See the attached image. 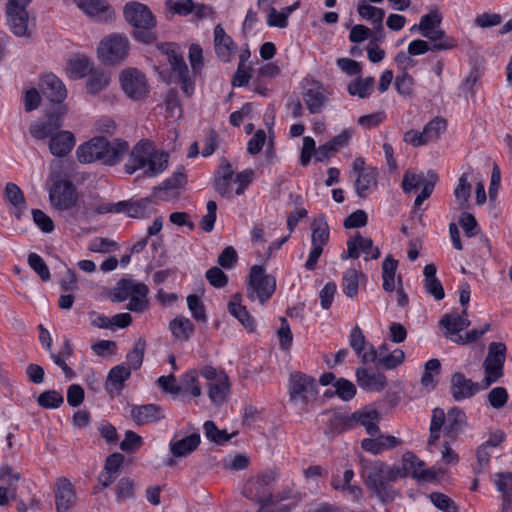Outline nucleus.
<instances>
[{"label":"nucleus","mask_w":512,"mask_h":512,"mask_svg":"<svg viewBox=\"0 0 512 512\" xmlns=\"http://www.w3.org/2000/svg\"><path fill=\"white\" fill-rule=\"evenodd\" d=\"M362 475L366 486L383 502L394 499L396 492L391 484L404 477V472L397 466H390L382 461L368 462L363 466Z\"/></svg>","instance_id":"f257e3e1"},{"label":"nucleus","mask_w":512,"mask_h":512,"mask_svg":"<svg viewBox=\"0 0 512 512\" xmlns=\"http://www.w3.org/2000/svg\"><path fill=\"white\" fill-rule=\"evenodd\" d=\"M128 147V143L120 139L110 142L104 137H94L77 148L76 156L81 163L100 161L105 165H115L124 157Z\"/></svg>","instance_id":"f03ea898"},{"label":"nucleus","mask_w":512,"mask_h":512,"mask_svg":"<svg viewBox=\"0 0 512 512\" xmlns=\"http://www.w3.org/2000/svg\"><path fill=\"white\" fill-rule=\"evenodd\" d=\"M168 165V154L153 149L149 141L137 143L124 166L125 172L133 174L137 170H143L146 177H155L163 172Z\"/></svg>","instance_id":"7ed1b4c3"},{"label":"nucleus","mask_w":512,"mask_h":512,"mask_svg":"<svg viewBox=\"0 0 512 512\" xmlns=\"http://www.w3.org/2000/svg\"><path fill=\"white\" fill-rule=\"evenodd\" d=\"M123 14L125 20L134 27V37L137 40L147 44L156 40V19L148 6L131 1L124 6Z\"/></svg>","instance_id":"20e7f679"},{"label":"nucleus","mask_w":512,"mask_h":512,"mask_svg":"<svg viewBox=\"0 0 512 512\" xmlns=\"http://www.w3.org/2000/svg\"><path fill=\"white\" fill-rule=\"evenodd\" d=\"M466 423V415L459 408H452L448 411L447 416L441 408H435L432 413L430 423V436L427 444L431 449L436 445L437 440L440 438L441 429L445 433L455 437Z\"/></svg>","instance_id":"39448f33"},{"label":"nucleus","mask_w":512,"mask_h":512,"mask_svg":"<svg viewBox=\"0 0 512 512\" xmlns=\"http://www.w3.org/2000/svg\"><path fill=\"white\" fill-rule=\"evenodd\" d=\"M275 289L276 279L272 275L266 274L262 266L251 267L247 286V297L251 301L259 300L264 304L274 294Z\"/></svg>","instance_id":"423d86ee"},{"label":"nucleus","mask_w":512,"mask_h":512,"mask_svg":"<svg viewBox=\"0 0 512 512\" xmlns=\"http://www.w3.org/2000/svg\"><path fill=\"white\" fill-rule=\"evenodd\" d=\"M506 359V345L502 342H491L488 353L483 361L484 378L480 382L484 389L503 377V366Z\"/></svg>","instance_id":"0eeeda50"},{"label":"nucleus","mask_w":512,"mask_h":512,"mask_svg":"<svg viewBox=\"0 0 512 512\" xmlns=\"http://www.w3.org/2000/svg\"><path fill=\"white\" fill-rule=\"evenodd\" d=\"M157 49L167 57L173 73L181 83L183 93L188 97L191 96L194 92V82L182 54L178 51L179 47L174 43H161L157 45Z\"/></svg>","instance_id":"6e6552de"},{"label":"nucleus","mask_w":512,"mask_h":512,"mask_svg":"<svg viewBox=\"0 0 512 512\" xmlns=\"http://www.w3.org/2000/svg\"><path fill=\"white\" fill-rule=\"evenodd\" d=\"M317 393V384L314 378L301 372L290 375L289 397L293 404L305 408L316 399Z\"/></svg>","instance_id":"1a4fd4ad"},{"label":"nucleus","mask_w":512,"mask_h":512,"mask_svg":"<svg viewBox=\"0 0 512 512\" xmlns=\"http://www.w3.org/2000/svg\"><path fill=\"white\" fill-rule=\"evenodd\" d=\"M274 480L275 474L272 471L250 477L243 486L242 495L254 502L269 504L272 501L271 485Z\"/></svg>","instance_id":"9d476101"},{"label":"nucleus","mask_w":512,"mask_h":512,"mask_svg":"<svg viewBox=\"0 0 512 512\" xmlns=\"http://www.w3.org/2000/svg\"><path fill=\"white\" fill-rule=\"evenodd\" d=\"M129 52V41L125 35L112 34L104 38L98 47L99 58L104 63L118 64L125 60Z\"/></svg>","instance_id":"9b49d317"},{"label":"nucleus","mask_w":512,"mask_h":512,"mask_svg":"<svg viewBox=\"0 0 512 512\" xmlns=\"http://www.w3.org/2000/svg\"><path fill=\"white\" fill-rule=\"evenodd\" d=\"M311 243L312 249L305 263V268L313 271L316 268L317 261L323 252V247L329 241V226L324 216L315 218L311 224Z\"/></svg>","instance_id":"f8f14e48"},{"label":"nucleus","mask_w":512,"mask_h":512,"mask_svg":"<svg viewBox=\"0 0 512 512\" xmlns=\"http://www.w3.org/2000/svg\"><path fill=\"white\" fill-rule=\"evenodd\" d=\"M52 207L58 211H67L77 204L78 196L75 186L68 180L59 179L49 190Z\"/></svg>","instance_id":"ddd939ff"},{"label":"nucleus","mask_w":512,"mask_h":512,"mask_svg":"<svg viewBox=\"0 0 512 512\" xmlns=\"http://www.w3.org/2000/svg\"><path fill=\"white\" fill-rule=\"evenodd\" d=\"M120 83L124 93L133 100H140L148 94L146 76L136 68H126L120 73Z\"/></svg>","instance_id":"4468645a"},{"label":"nucleus","mask_w":512,"mask_h":512,"mask_svg":"<svg viewBox=\"0 0 512 512\" xmlns=\"http://www.w3.org/2000/svg\"><path fill=\"white\" fill-rule=\"evenodd\" d=\"M65 106L58 108L57 113L49 114L46 119H39L31 123L29 132L31 136L38 140L52 137L56 131L62 126L61 116L66 113Z\"/></svg>","instance_id":"2eb2a0df"},{"label":"nucleus","mask_w":512,"mask_h":512,"mask_svg":"<svg viewBox=\"0 0 512 512\" xmlns=\"http://www.w3.org/2000/svg\"><path fill=\"white\" fill-rule=\"evenodd\" d=\"M481 390H485L480 382H474L461 372L451 376L450 393L454 400L461 401L473 397Z\"/></svg>","instance_id":"dca6fc26"},{"label":"nucleus","mask_w":512,"mask_h":512,"mask_svg":"<svg viewBox=\"0 0 512 512\" xmlns=\"http://www.w3.org/2000/svg\"><path fill=\"white\" fill-rule=\"evenodd\" d=\"M78 8L89 18L97 22H109L114 19V11L106 0H73Z\"/></svg>","instance_id":"f3484780"},{"label":"nucleus","mask_w":512,"mask_h":512,"mask_svg":"<svg viewBox=\"0 0 512 512\" xmlns=\"http://www.w3.org/2000/svg\"><path fill=\"white\" fill-rule=\"evenodd\" d=\"M54 493L58 512H68L76 502L74 485L65 477L56 480Z\"/></svg>","instance_id":"a211bd4d"},{"label":"nucleus","mask_w":512,"mask_h":512,"mask_svg":"<svg viewBox=\"0 0 512 512\" xmlns=\"http://www.w3.org/2000/svg\"><path fill=\"white\" fill-rule=\"evenodd\" d=\"M363 252L367 256L370 255L371 259H378L380 251L378 247L373 246L371 238L363 237L359 233L355 237H350L347 241V254L341 255L342 259L352 258L357 259Z\"/></svg>","instance_id":"6ab92c4d"},{"label":"nucleus","mask_w":512,"mask_h":512,"mask_svg":"<svg viewBox=\"0 0 512 512\" xmlns=\"http://www.w3.org/2000/svg\"><path fill=\"white\" fill-rule=\"evenodd\" d=\"M42 94L51 102L61 103L67 97L64 83L54 74L44 75L39 84Z\"/></svg>","instance_id":"aec40b11"},{"label":"nucleus","mask_w":512,"mask_h":512,"mask_svg":"<svg viewBox=\"0 0 512 512\" xmlns=\"http://www.w3.org/2000/svg\"><path fill=\"white\" fill-rule=\"evenodd\" d=\"M357 11L361 18L371 22L373 28L379 34V36H375L374 40L382 41L384 39L383 19L385 11L382 8L368 4L366 0L358 3Z\"/></svg>","instance_id":"412c9836"},{"label":"nucleus","mask_w":512,"mask_h":512,"mask_svg":"<svg viewBox=\"0 0 512 512\" xmlns=\"http://www.w3.org/2000/svg\"><path fill=\"white\" fill-rule=\"evenodd\" d=\"M200 443L201 437L198 433H192L183 438L175 435L169 443L170 453L174 458H184L192 454Z\"/></svg>","instance_id":"4be33fe9"},{"label":"nucleus","mask_w":512,"mask_h":512,"mask_svg":"<svg viewBox=\"0 0 512 512\" xmlns=\"http://www.w3.org/2000/svg\"><path fill=\"white\" fill-rule=\"evenodd\" d=\"M349 344L363 363L375 361L374 347L370 345L368 349H366V338L359 326H355L351 329Z\"/></svg>","instance_id":"5701e85b"},{"label":"nucleus","mask_w":512,"mask_h":512,"mask_svg":"<svg viewBox=\"0 0 512 512\" xmlns=\"http://www.w3.org/2000/svg\"><path fill=\"white\" fill-rule=\"evenodd\" d=\"M150 198H142L136 202H118L117 204H111L109 207H100L99 213L105 212H122L126 211L129 217H140L144 214L145 210L150 206Z\"/></svg>","instance_id":"b1692460"},{"label":"nucleus","mask_w":512,"mask_h":512,"mask_svg":"<svg viewBox=\"0 0 512 512\" xmlns=\"http://www.w3.org/2000/svg\"><path fill=\"white\" fill-rule=\"evenodd\" d=\"M131 417L136 424L145 425L164 418V415L158 405L145 404L132 407Z\"/></svg>","instance_id":"393cba45"},{"label":"nucleus","mask_w":512,"mask_h":512,"mask_svg":"<svg viewBox=\"0 0 512 512\" xmlns=\"http://www.w3.org/2000/svg\"><path fill=\"white\" fill-rule=\"evenodd\" d=\"M400 443L401 440L392 435L381 434L376 438L363 439L361 442V447L373 455H378L388 449H392L400 445Z\"/></svg>","instance_id":"a878e982"},{"label":"nucleus","mask_w":512,"mask_h":512,"mask_svg":"<svg viewBox=\"0 0 512 512\" xmlns=\"http://www.w3.org/2000/svg\"><path fill=\"white\" fill-rule=\"evenodd\" d=\"M20 480V474L14 473L8 466L0 468V481H6L7 485H0V505L8 504L9 499H16V487L14 483Z\"/></svg>","instance_id":"bb28decb"},{"label":"nucleus","mask_w":512,"mask_h":512,"mask_svg":"<svg viewBox=\"0 0 512 512\" xmlns=\"http://www.w3.org/2000/svg\"><path fill=\"white\" fill-rule=\"evenodd\" d=\"M440 325L445 329L444 336L453 343L460 336L461 331L469 327L466 320L461 319L456 311L444 314Z\"/></svg>","instance_id":"cd10ccee"},{"label":"nucleus","mask_w":512,"mask_h":512,"mask_svg":"<svg viewBox=\"0 0 512 512\" xmlns=\"http://www.w3.org/2000/svg\"><path fill=\"white\" fill-rule=\"evenodd\" d=\"M75 146L74 135L70 131L56 132L50 139L49 150L57 157H64Z\"/></svg>","instance_id":"c85d7f7f"},{"label":"nucleus","mask_w":512,"mask_h":512,"mask_svg":"<svg viewBox=\"0 0 512 512\" xmlns=\"http://www.w3.org/2000/svg\"><path fill=\"white\" fill-rule=\"evenodd\" d=\"M131 375L130 367L126 364H120L113 367L107 376L106 390L109 394H119L124 387V382Z\"/></svg>","instance_id":"c756f323"},{"label":"nucleus","mask_w":512,"mask_h":512,"mask_svg":"<svg viewBox=\"0 0 512 512\" xmlns=\"http://www.w3.org/2000/svg\"><path fill=\"white\" fill-rule=\"evenodd\" d=\"M424 462L420 460L411 452H406L403 455V465L400 468L404 472V477L411 474L414 478L423 480L431 479L434 477L433 473L424 469Z\"/></svg>","instance_id":"7c9ffc66"},{"label":"nucleus","mask_w":512,"mask_h":512,"mask_svg":"<svg viewBox=\"0 0 512 512\" xmlns=\"http://www.w3.org/2000/svg\"><path fill=\"white\" fill-rule=\"evenodd\" d=\"M148 288L142 283H137L132 280L123 279L118 282L117 287L112 296V300L116 302H122L126 299H130L134 294L136 295H147Z\"/></svg>","instance_id":"2f4dec72"},{"label":"nucleus","mask_w":512,"mask_h":512,"mask_svg":"<svg viewBox=\"0 0 512 512\" xmlns=\"http://www.w3.org/2000/svg\"><path fill=\"white\" fill-rule=\"evenodd\" d=\"M242 295L236 293L228 303V311L233 315L248 331L252 332L255 328V321L246 307L241 304Z\"/></svg>","instance_id":"473e14b6"},{"label":"nucleus","mask_w":512,"mask_h":512,"mask_svg":"<svg viewBox=\"0 0 512 512\" xmlns=\"http://www.w3.org/2000/svg\"><path fill=\"white\" fill-rule=\"evenodd\" d=\"M435 264H427L423 269L425 291L439 301L445 297V292L440 280L436 276Z\"/></svg>","instance_id":"72a5a7b5"},{"label":"nucleus","mask_w":512,"mask_h":512,"mask_svg":"<svg viewBox=\"0 0 512 512\" xmlns=\"http://www.w3.org/2000/svg\"><path fill=\"white\" fill-rule=\"evenodd\" d=\"M356 377L359 386L370 391H380L387 385L386 377L383 374L370 373L365 368H358Z\"/></svg>","instance_id":"f704fd0d"},{"label":"nucleus","mask_w":512,"mask_h":512,"mask_svg":"<svg viewBox=\"0 0 512 512\" xmlns=\"http://www.w3.org/2000/svg\"><path fill=\"white\" fill-rule=\"evenodd\" d=\"M378 171L373 167L362 170L355 180V190L359 197L365 198L377 186Z\"/></svg>","instance_id":"c9c22d12"},{"label":"nucleus","mask_w":512,"mask_h":512,"mask_svg":"<svg viewBox=\"0 0 512 512\" xmlns=\"http://www.w3.org/2000/svg\"><path fill=\"white\" fill-rule=\"evenodd\" d=\"M234 171L227 161L221 164L217 176L215 177V190L225 198L231 197V183L234 182Z\"/></svg>","instance_id":"e433bc0d"},{"label":"nucleus","mask_w":512,"mask_h":512,"mask_svg":"<svg viewBox=\"0 0 512 512\" xmlns=\"http://www.w3.org/2000/svg\"><path fill=\"white\" fill-rule=\"evenodd\" d=\"M7 22L11 31L18 37L26 36L28 32V13L25 9L15 10L6 7Z\"/></svg>","instance_id":"4c0bfd02"},{"label":"nucleus","mask_w":512,"mask_h":512,"mask_svg":"<svg viewBox=\"0 0 512 512\" xmlns=\"http://www.w3.org/2000/svg\"><path fill=\"white\" fill-rule=\"evenodd\" d=\"M214 44L218 57L225 62L229 61L233 53V41L221 25H217L214 29Z\"/></svg>","instance_id":"58836bf2"},{"label":"nucleus","mask_w":512,"mask_h":512,"mask_svg":"<svg viewBox=\"0 0 512 512\" xmlns=\"http://www.w3.org/2000/svg\"><path fill=\"white\" fill-rule=\"evenodd\" d=\"M379 419L380 414L377 410L357 411L353 413L351 417V420L365 427L367 433L371 436H374L379 432V427L377 425Z\"/></svg>","instance_id":"ea45409f"},{"label":"nucleus","mask_w":512,"mask_h":512,"mask_svg":"<svg viewBox=\"0 0 512 512\" xmlns=\"http://www.w3.org/2000/svg\"><path fill=\"white\" fill-rule=\"evenodd\" d=\"M92 71L93 63L86 57L73 58L67 63V75L74 80L90 75Z\"/></svg>","instance_id":"a19ab883"},{"label":"nucleus","mask_w":512,"mask_h":512,"mask_svg":"<svg viewBox=\"0 0 512 512\" xmlns=\"http://www.w3.org/2000/svg\"><path fill=\"white\" fill-rule=\"evenodd\" d=\"M495 486L502 493L503 510L512 505V473L501 472L495 474Z\"/></svg>","instance_id":"79ce46f5"},{"label":"nucleus","mask_w":512,"mask_h":512,"mask_svg":"<svg viewBox=\"0 0 512 512\" xmlns=\"http://www.w3.org/2000/svg\"><path fill=\"white\" fill-rule=\"evenodd\" d=\"M228 392L229 382L227 375H220L217 382H211L208 385L209 398L217 406L225 402Z\"/></svg>","instance_id":"37998d69"},{"label":"nucleus","mask_w":512,"mask_h":512,"mask_svg":"<svg viewBox=\"0 0 512 512\" xmlns=\"http://www.w3.org/2000/svg\"><path fill=\"white\" fill-rule=\"evenodd\" d=\"M442 14L437 8H433L428 14L423 15L419 24H415L411 30H419L423 37L430 34L440 27L442 22Z\"/></svg>","instance_id":"c03bdc74"},{"label":"nucleus","mask_w":512,"mask_h":512,"mask_svg":"<svg viewBox=\"0 0 512 512\" xmlns=\"http://www.w3.org/2000/svg\"><path fill=\"white\" fill-rule=\"evenodd\" d=\"M471 188L472 187L469 182V174L465 172L459 177L458 183L453 191L459 209H467L469 207Z\"/></svg>","instance_id":"a18cd8bd"},{"label":"nucleus","mask_w":512,"mask_h":512,"mask_svg":"<svg viewBox=\"0 0 512 512\" xmlns=\"http://www.w3.org/2000/svg\"><path fill=\"white\" fill-rule=\"evenodd\" d=\"M110 75L102 70H93L88 76L86 88L88 93L96 95L104 91L110 84Z\"/></svg>","instance_id":"49530a36"},{"label":"nucleus","mask_w":512,"mask_h":512,"mask_svg":"<svg viewBox=\"0 0 512 512\" xmlns=\"http://www.w3.org/2000/svg\"><path fill=\"white\" fill-rule=\"evenodd\" d=\"M354 477V472L351 469H347L343 477L339 475H334L332 478L331 485L335 490H347L352 494L355 498H358L362 495V491L359 487L351 485V481Z\"/></svg>","instance_id":"de8ad7c7"},{"label":"nucleus","mask_w":512,"mask_h":512,"mask_svg":"<svg viewBox=\"0 0 512 512\" xmlns=\"http://www.w3.org/2000/svg\"><path fill=\"white\" fill-rule=\"evenodd\" d=\"M425 38L432 41L431 51L449 50L457 46L454 38L447 36L445 31L438 28L430 34L425 33Z\"/></svg>","instance_id":"09e8293b"},{"label":"nucleus","mask_w":512,"mask_h":512,"mask_svg":"<svg viewBox=\"0 0 512 512\" xmlns=\"http://www.w3.org/2000/svg\"><path fill=\"white\" fill-rule=\"evenodd\" d=\"M170 330L175 338L186 341L193 334L194 325L188 318L180 316L170 322Z\"/></svg>","instance_id":"8fccbe9b"},{"label":"nucleus","mask_w":512,"mask_h":512,"mask_svg":"<svg viewBox=\"0 0 512 512\" xmlns=\"http://www.w3.org/2000/svg\"><path fill=\"white\" fill-rule=\"evenodd\" d=\"M398 262L391 256H387L382 263L383 289L392 292L395 289V275Z\"/></svg>","instance_id":"3c124183"},{"label":"nucleus","mask_w":512,"mask_h":512,"mask_svg":"<svg viewBox=\"0 0 512 512\" xmlns=\"http://www.w3.org/2000/svg\"><path fill=\"white\" fill-rule=\"evenodd\" d=\"M447 122L444 118L435 117L428 122L422 132L425 143H431L439 139L440 135L446 130Z\"/></svg>","instance_id":"603ef678"},{"label":"nucleus","mask_w":512,"mask_h":512,"mask_svg":"<svg viewBox=\"0 0 512 512\" xmlns=\"http://www.w3.org/2000/svg\"><path fill=\"white\" fill-rule=\"evenodd\" d=\"M374 88V78L366 77L364 79L358 78L348 85V92L350 95L358 96L362 99L368 97Z\"/></svg>","instance_id":"864d4df0"},{"label":"nucleus","mask_w":512,"mask_h":512,"mask_svg":"<svg viewBox=\"0 0 512 512\" xmlns=\"http://www.w3.org/2000/svg\"><path fill=\"white\" fill-rule=\"evenodd\" d=\"M359 273L356 269H348L342 279V289L349 298H354L358 294Z\"/></svg>","instance_id":"5fc2aeb1"},{"label":"nucleus","mask_w":512,"mask_h":512,"mask_svg":"<svg viewBox=\"0 0 512 512\" xmlns=\"http://www.w3.org/2000/svg\"><path fill=\"white\" fill-rule=\"evenodd\" d=\"M185 183H186V175L184 174L183 171L178 170V171L174 172L170 178L166 179L161 184V186L154 188V195L158 196L162 199H166L164 196L158 195L157 193L162 192V191L166 192L171 189L181 188L184 186Z\"/></svg>","instance_id":"6e6d98bb"},{"label":"nucleus","mask_w":512,"mask_h":512,"mask_svg":"<svg viewBox=\"0 0 512 512\" xmlns=\"http://www.w3.org/2000/svg\"><path fill=\"white\" fill-rule=\"evenodd\" d=\"M441 363L438 359L433 358L426 362L424 373L421 377V385L429 390L435 387L433 373L439 374Z\"/></svg>","instance_id":"4d7b16f0"},{"label":"nucleus","mask_w":512,"mask_h":512,"mask_svg":"<svg viewBox=\"0 0 512 512\" xmlns=\"http://www.w3.org/2000/svg\"><path fill=\"white\" fill-rule=\"evenodd\" d=\"M206 437L217 444H223L229 441L237 433L228 434L226 430H219L213 421L204 423Z\"/></svg>","instance_id":"13d9d810"},{"label":"nucleus","mask_w":512,"mask_h":512,"mask_svg":"<svg viewBox=\"0 0 512 512\" xmlns=\"http://www.w3.org/2000/svg\"><path fill=\"white\" fill-rule=\"evenodd\" d=\"M146 343L143 339H138L133 349L127 354V367L138 369L142 365Z\"/></svg>","instance_id":"bf43d9fd"},{"label":"nucleus","mask_w":512,"mask_h":512,"mask_svg":"<svg viewBox=\"0 0 512 512\" xmlns=\"http://www.w3.org/2000/svg\"><path fill=\"white\" fill-rule=\"evenodd\" d=\"M304 102L311 113H318L325 103V96L319 89H309L304 94Z\"/></svg>","instance_id":"052dcab7"},{"label":"nucleus","mask_w":512,"mask_h":512,"mask_svg":"<svg viewBox=\"0 0 512 512\" xmlns=\"http://www.w3.org/2000/svg\"><path fill=\"white\" fill-rule=\"evenodd\" d=\"M38 404L46 409L58 408L63 402V395L56 390H48L41 393L37 399Z\"/></svg>","instance_id":"680f3d73"},{"label":"nucleus","mask_w":512,"mask_h":512,"mask_svg":"<svg viewBox=\"0 0 512 512\" xmlns=\"http://www.w3.org/2000/svg\"><path fill=\"white\" fill-rule=\"evenodd\" d=\"M426 182L427 181L423 173L416 174L406 171L403 176L402 188L405 193H411L419 187H423Z\"/></svg>","instance_id":"e2e57ef3"},{"label":"nucleus","mask_w":512,"mask_h":512,"mask_svg":"<svg viewBox=\"0 0 512 512\" xmlns=\"http://www.w3.org/2000/svg\"><path fill=\"white\" fill-rule=\"evenodd\" d=\"M29 266L39 275L42 281H49L51 278L50 271L44 260L37 253L28 255Z\"/></svg>","instance_id":"0e129e2a"},{"label":"nucleus","mask_w":512,"mask_h":512,"mask_svg":"<svg viewBox=\"0 0 512 512\" xmlns=\"http://www.w3.org/2000/svg\"><path fill=\"white\" fill-rule=\"evenodd\" d=\"M405 359V353L401 349H395L390 354L381 356L379 358V362L376 364L378 366H381L385 369H394L400 364L403 363Z\"/></svg>","instance_id":"69168bd1"},{"label":"nucleus","mask_w":512,"mask_h":512,"mask_svg":"<svg viewBox=\"0 0 512 512\" xmlns=\"http://www.w3.org/2000/svg\"><path fill=\"white\" fill-rule=\"evenodd\" d=\"M134 481L130 478L124 477L119 480L115 490L117 495V501L122 502L126 499L134 497Z\"/></svg>","instance_id":"338daca9"},{"label":"nucleus","mask_w":512,"mask_h":512,"mask_svg":"<svg viewBox=\"0 0 512 512\" xmlns=\"http://www.w3.org/2000/svg\"><path fill=\"white\" fill-rule=\"evenodd\" d=\"M334 387L335 394L344 401L352 399L356 393L355 385L344 378L338 379L335 382Z\"/></svg>","instance_id":"774afa93"}]
</instances>
